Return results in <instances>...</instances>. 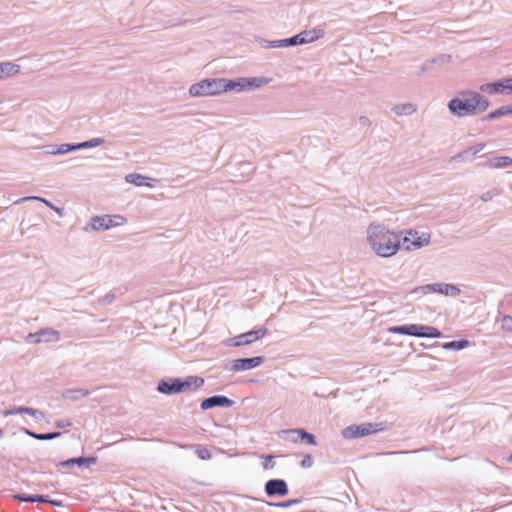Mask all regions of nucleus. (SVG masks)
I'll use <instances>...</instances> for the list:
<instances>
[{
	"label": "nucleus",
	"instance_id": "8",
	"mask_svg": "<svg viewBox=\"0 0 512 512\" xmlns=\"http://www.w3.org/2000/svg\"><path fill=\"white\" fill-rule=\"evenodd\" d=\"M263 356H254L249 358H238L231 362V366L227 368L232 372L246 371L260 366L264 362Z\"/></svg>",
	"mask_w": 512,
	"mask_h": 512
},
{
	"label": "nucleus",
	"instance_id": "10",
	"mask_svg": "<svg viewBox=\"0 0 512 512\" xmlns=\"http://www.w3.org/2000/svg\"><path fill=\"white\" fill-rule=\"evenodd\" d=\"M60 340V333L53 328H43L37 332L30 333L27 341L30 343L57 342Z\"/></svg>",
	"mask_w": 512,
	"mask_h": 512
},
{
	"label": "nucleus",
	"instance_id": "56",
	"mask_svg": "<svg viewBox=\"0 0 512 512\" xmlns=\"http://www.w3.org/2000/svg\"><path fill=\"white\" fill-rule=\"evenodd\" d=\"M3 435H4V432H3V430L0 428V439L3 437Z\"/></svg>",
	"mask_w": 512,
	"mask_h": 512
},
{
	"label": "nucleus",
	"instance_id": "43",
	"mask_svg": "<svg viewBox=\"0 0 512 512\" xmlns=\"http://www.w3.org/2000/svg\"><path fill=\"white\" fill-rule=\"evenodd\" d=\"M58 144H48L41 147L43 153L47 155H59V151H57Z\"/></svg>",
	"mask_w": 512,
	"mask_h": 512
},
{
	"label": "nucleus",
	"instance_id": "1",
	"mask_svg": "<svg viewBox=\"0 0 512 512\" xmlns=\"http://www.w3.org/2000/svg\"><path fill=\"white\" fill-rule=\"evenodd\" d=\"M367 240L372 250L384 258L395 255L401 247V233L391 231L380 223H371L367 227Z\"/></svg>",
	"mask_w": 512,
	"mask_h": 512
},
{
	"label": "nucleus",
	"instance_id": "39",
	"mask_svg": "<svg viewBox=\"0 0 512 512\" xmlns=\"http://www.w3.org/2000/svg\"><path fill=\"white\" fill-rule=\"evenodd\" d=\"M400 233L402 234V231ZM412 243H414V239L408 233L403 237L401 236V246L405 250H415L416 248H414V245H412Z\"/></svg>",
	"mask_w": 512,
	"mask_h": 512
},
{
	"label": "nucleus",
	"instance_id": "31",
	"mask_svg": "<svg viewBox=\"0 0 512 512\" xmlns=\"http://www.w3.org/2000/svg\"><path fill=\"white\" fill-rule=\"evenodd\" d=\"M266 505L270 507H277V508H289L294 505H298L302 502L301 498H294V499H288L282 502H269V501H263Z\"/></svg>",
	"mask_w": 512,
	"mask_h": 512
},
{
	"label": "nucleus",
	"instance_id": "23",
	"mask_svg": "<svg viewBox=\"0 0 512 512\" xmlns=\"http://www.w3.org/2000/svg\"><path fill=\"white\" fill-rule=\"evenodd\" d=\"M23 431L26 435L40 441L53 440L59 438L62 435V433L59 431H51L46 433H37L30 429H23Z\"/></svg>",
	"mask_w": 512,
	"mask_h": 512
},
{
	"label": "nucleus",
	"instance_id": "41",
	"mask_svg": "<svg viewBox=\"0 0 512 512\" xmlns=\"http://www.w3.org/2000/svg\"><path fill=\"white\" fill-rule=\"evenodd\" d=\"M25 201H40V202L44 203L46 206H48L50 208H54V206L52 205V203L49 200H47L43 197H40V196H26V197H23L18 200V202H25Z\"/></svg>",
	"mask_w": 512,
	"mask_h": 512
},
{
	"label": "nucleus",
	"instance_id": "38",
	"mask_svg": "<svg viewBox=\"0 0 512 512\" xmlns=\"http://www.w3.org/2000/svg\"><path fill=\"white\" fill-rule=\"evenodd\" d=\"M195 453L197 454L198 458L201 460H209L211 458V452L209 449L201 446V445H194Z\"/></svg>",
	"mask_w": 512,
	"mask_h": 512
},
{
	"label": "nucleus",
	"instance_id": "29",
	"mask_svg": "<svg viewBox=\"0 0 512 512\" xmlns=\"http://www.w3.org/2000/svg\"><path fill=\"white\" fill-rule=\"evenodd\" d=\"M392 111L399 116L411 115L416 111V106L413 103L398 104L392 107Z\"/></svg>",
	"mask_w": 512,
	"mask_h": 512
},
{
	"label": "nucleus",
	"instance_id": "36",
	"mask_svg": "<svg viewBox=\"0 0 512 512\" xmlns=\"http://www.w3.org/2000/svg\"><path fill=\"white\" fill-rule=\"evenodd\" d=\"M103 143H105V139L97 137V138H92V139H89V140H86L83 142H79V146H80V150H81V149L94 148V147L102 145Z\"/></svg>",
	"mask_w": 512,
	"mask_h": 512
},
{
	"label": "nucleus",
	"instance_id": "12",
	"mask_svg": "<svg viewBox=\"0 0 512 512\" xmlns=\"http://www.w3.org/2000/svg\"><path fill=\"white\" fill-rule=\"evenodd\" d=\"M97 462V457L94 455L91 456H80L73 457L63 461L58 462L57 466L60 468H72L74 466H78L80 469H87L91 465Z\"/></svg>",
	"mask_w": 512,
	"mask_h": 512
},
{
	"label": "nucleus",
	"instance_id": "17",
	"mask_svg": "<svg viewBox=\"0 0 512 512\" xmlns=\"http://www.w3.org/2000/svg\"><path fill=\"white\" fill-rule=\"evenodd\" d=\"M223 80H224V84H223L224 92H228V91L241 92V91L247 90L245 77H240V78H236V79L223 78Z\"/></svg>",
	"mask_w": 512,
	"mask_h": 512
},
{
	"label": "nucleus",
	"instance_id": "16",
	"mask_svg": "<svg viewBox=\"0 0 512 512\" xmlns=\"http://www.w3.org/2000/svg\"><path fill=\"white\" fill-rule=\"evenodd\" d=\"M450 60H451V55H449V54L437 55L422 64L419 74H423V73L431 71L432 66L435 64L442 65V64L448 63Z\"/></svg>",
	"mask_w": 512,
	"mask_h": 512
},
{
	"label": "nucleus",
	"instance_id": "57",
	"mask_svg": "<svg viewBox=\"0 0 512 512\" xmlns=\"http://www.w3.org/2000/svg\"><path fill=\"white\" fill-rule=\"evenodd\" d=\"M508 459L512 462V453L510 454Z\"/></svg>",
	"mask_w": 512,
	"mask_h": 512
},
{
	"label": "nucleus",
	"instance_id": "48",
	"mask_svg": "<svg viewBox=\"0 0 512 512\" xmlns=\"http://www.w3.org/2000/svg\"><path fill=\"white\" fill-rule=\"evenodd\" d=\"M301 467L310 468L313 465V458L310 454H307L303 457L300 462Z\"/></svg>",
	"mask_w": 512,
	"mask_h": 512
},
{
	"label": "nucleus",
	"instance_id": "21",
	"mask_svg": "<svg viewBox=\"0 0 512 512\" xmlns=\"http://www.w3.org/2000/svg\"><path fill=\"white\" fill-rule=\"evenodd\" d=\"M179 384L181 391L184 392L189 390L192 386L195 388L202 386L204 384V379L199 376H187L185 378H179Z\"/></svg>",
	"mask_w": 512,
	"mask_h": 512
},
{
	"label": "nucleus",
	"instance_id": "46",
	"mask_svg": "<svg viewBox=\"0 0 512 512\" xmlns=\"http://www.w3.org/2000/svg\"><path fill=\"white\" fill-rule=\"evenodd\" d=\"M501 326L504 330L512 332V316H503V318L501 319Z\"/></svg>",
	"mask_w": 512,
	"mask_h": 512
},
{
	"label": "nucleus",
	"instance_id": "13",
	"mask_svg": "<svg viewBox=\"0 0 512 512\" xmlns=\"http://www.w3.org/2000/svg\"><path fill=\"white\" fill-rule=\"evenodd\" d=\"M234 405V401L225 395H213L203 399L200 403L202 410H209L214 407L229 408Z\"/></svg>",
	"mask_w": 512,
	"mask_h": 512
},
{
	"label": "nucleus",
	"instance_id": "7",
	"mask_svg": "<svg viewBox=\"0 0 512 512\" xmlns=\"http://www.w3.org/2000/svg\"><path fill=\"white\" fill-rule=\"evenodd\" d=\"M482 92L497 95V94H512V78H504L490 83H485L480 86Z\"/></svg>",
	"mask_w": 512,
	"mask_h": 512
},
{
	"label": "nucleus",
	"instance_id": "45",
	"mask_svg": "<svg viewBox=\"0 0 512 512\" xmlns=\"http://www.w3.org/2000/svg\"><path fill=\"white\" fill-rule=\"evenodd\" d=\"M485 143H478L472 147L467 148L466 150L469 151V155H471L472 158H474L479 152H481L485 148Z\"/></svg>",
	"mask_w": 512,
	"mask_h": 512
},
{
	"label": "nucleus",
	"instance_id": "6",
	"mask_svg": "<svg viewBox=\"0 0 512 512\" xmlns=\"http://www.w3.org/2000/svg\"><path fill=\"white\" fill-rule=\"evenodd\" d=\"M266 327H258L252 329L235 337L229 338L225 345L228 347H240L254 343L255 341L263 338L267 334Z\"/></svg>",
	"mask_w": 512,
	"mask_h": 512
},
{
	"label": "nucleus",
	"instance_id": "18",
	"mask_svg": "<svg viewBox=\"0 0 512 512\" xmlns=\"http://www.w3.org/2000/svg\"><path fill=\"white\" fill-rule=\"evenodd\" d=\"M417 326L418 324H403L391 326L388 328V332L392 334L417 337Z\"/></svg>",
	"mask_w": 512,
	"mask_h": 512
},
{
	"label": "nucleus",
	"instance_id": "9",
	"mask_svg": "<svg viewBox=\"0 0 512 512\" xmlns=\"http://www.w3.org/2000/svg\"><path fill=\"white\" fill-rule=\"evenodd\" d=\"M117 220H123V217L114 215H103V216H93L90 220V226L92 230H107L112 227L118 226L120 224Z\"/></svg>",
	"mask_w": 512,
	"mask_h": 512
},
{
	"label": "nucleus",
	"instance_id": "2",
	"mask_svg": "<svg viewBox=\"0 0 512 512\" xmlns=\"http://www.w3.org/2000/svg\"><path fill=\"white\" fill-rule=\"evenodd\" d=\"M325 35L322 28L315 27L310 30H303L302 32L285 39L279 40H263V47L265 48H282L303 45L312 43Z\"/></svg>",
	"mask_w": 512,
	"mask_h": 512
},
{
	"label": "nucleus",
	"instance_id": "14",
	"mask_svg": "<svg viewBox=\"0 0 512 512\" xmlns=\"http://www.w3.org/2000/svg\"><path fill=\"white\" fill-rule=\"evenodd\" d=\"M422 290L424 292H437L444 295L457 296L460 294L461 290L454 284H445V283H435V284H427L419 287L415 291Z\"/></svg>",
	"mask_w": 512,
	"mask_h": 512
},
{
	"label": "nucleus",
	"instance_id": "34",
	"mask_svg": "<svg viewBox=\"0 0 512 512\" xmlns=\"http://www.w3.org/2000/svg\"><path fill=\"white\" fill-rule=\"evenodd\" d=\"M245 80L247 90L251 88H259L268 82L267 79L263 77H245Z\"/></svg>",
	"mask_w": 512,
	"mask_h": 512
},
{
	"label": "nucleus",
	"instance_id": "35",
	"mask_svg": "<svg viewBox=\"0 0 512 512\" xmlns=\"http://www.w3.org/2000/svg\"><path fill=\"white\" fill-rule=\"evenodd\" d=\"M78 150H80L79 143H63L57 146V151H59V155L67 154Z\"/></svg>",
	"mask_w": 512,
	"mask_h": 512
},
{
	"label": "nucleus",
	"instance_id": "54",
	"mask_svg": "<svg viewBox=\"0 0 512 512\" xmlns=\"http://www.w3.org/2000/svg\"><path fill=\"white\" fill-rule=\"evenodd\" d=\"M359 122L361 125H367L369 123V118L366 116H361L359 118Z\"/></svg>",
	"mask_w": 512,
	"mask_h": 512
},
{
	"label": "nucleus",
	"instance_id": "52",
	"mask_svg": "<svg viewBox=\"0 0 512 512\" xmlns=\"http://www.w3.org/2000/svg\"><path fill=\"white\" fill-rule=\"evenodd\" d=\"M114 298H115V295H114V294H112V293H108V294H106L104 297H102V298H101L100 302H101L102 304H104V305H106V304H110V303H112V302H113Z\"/></svg>",
	"mask_w": 512,
	"mask_h": 512
},
{
	"label": "nucleus",
	"instance_id": "40",
	"mask_svg": "<svg viewBox=\"0 0 512 512\" xmlns=\"http://www.w3.org/2000/svg\"><path fill=\"white\" fill-rule=\"evenodd\" d=\"M25 201H40V202L44 203L46 206H48L50 208H54V206L52 205V203L49 200H47L43 197H40V196H26V197H23L18 200V202H25Z\"/></svg>",
	"mask_w": 512,
	"mask_h": 512
},
{
	"label": "nucleus",
	"instance_id": "55",
	"mask_svg": "<svg viewBox=\"0 0 512 512\" xmlns=\"http://www.w3.org/2000/svg\"><path fill=\"white\" fill-rule=\"evenodd\" d=\"M507 111L509 114H512V104L507 105Z\"/></svg>",
	"mask_w": 512,
	"mask_h": 512
},
{
	"label": "nucleus",
	"instance_id": "53",
	"mask_svg": "<svg viewBox=\"0 0 512 512\" xmlns=\"http://www.w3.org/2000/svg\"><path fill=\"white\" fill-rule=\"evenodd\" d=\"M413 451H390V452H386L384 453V455H399V454H408V453H412Z\"/></svg>",
	"mask_w": 512,
	"mask_h": 512
},
{
	"label": "nucleus",
	"instance_id": "50",
	"mask_svg": "<svg viewBox=\"0 0 512 512\" xmlns=\"http://www.w3.org/2000/svg\"><path fill=\"white\" fill-rule=\"evenodd\" d=\"M72 422L69 419H60L55 422V426L59 429L70 427Z\"/></svg>",
	"mask_w": 512,
	"mask_h": 512
},
{
	"label": "nucleus",
	"instance_id": "11",
	"mask_svg": "<svg viewBox=\"0 0 512 512\" xmlns=\"http://www.w3.org/2000/svg\"><path fill=\"white\" fill-rule=\"evenodd\" d=\"M264 491L269 497H283L289 493L287 482L284 479L273 478L265 483Z\"/></svg>",
	"mask_w": 512,
	"mask_h": 512
},
{
	"label": "nucleus",
	"instance_id": "49",
	"mask_svg": "<svg viewBox=\"0 0 512 512\" xmlns=\"http://www.w3.org/2000/svg\"><path fill=\"white\" fill-rule=\"evenodd\" d=\"M496 195H498L497 190H489L481 195V200L483 202H487V201H490Z\"/></svg>",
	"mask_w": 512,
	"mask_h": 512
},
{
	"label": "nucleus",
	"instance_id": "4",
	"mask_svg": "<svg viewBox=\"0 0 512 512\" xmlns=\"http://www.w3.org/2000/svg\"><path fill=\"white\" fill-rule=\"evenodd\" d=\"M469 90L461 91L458 96L453 97L447 104L449 112L456 117H467L475 115V106L473 104V96L466 93Z\"/></svg>",
	"mask_w": 512,
	"mask_h": 512
},
{
	"label": "nucleus",
	"instance_id": "22",
	"mask_svg": "<svg viewBox=\"0 0 512 512\" xmlns=\"http://www.w3.org/2000/svg\"><path fill=\"white\" fill-rule=\"evenodd\" d=\"M287 433L297 434L299 440L301 442H305L308 445H312V446L317 445L316 437L312 433L307 432L303 428L289 429V430H287Z\"/></svg>",
	"mask_w": 512,
	"mask_h": 512
},
{
	"label": "nucleus",
	"instance_id": "42",
	"mask_svg": "<svg viewBox=\"0 0 512 512\" xmlns=\"http://www.w3.org/2000/svg\"><path fill=\"white\" fill-rule=\"evenodd\" d=\"M25 414L32 416L36 421H41L45 417L44 412L32 407H26Z\"/></svg>",
	"mask_w": 512,
	"mask_h": 512
},
{
	"label": "nucleus",
	"instance_id": "37",
	"mask_svg": "<svg viewBox=\"0 0 512 512\" xmlns=\"http://www.w3.org/2000/svg\"><path fill=\"white\" fill-rule=\"evenodd\" d=\"M472 160L473 158L471 157V155H469V151H467L466 149L457 153L450 159L451 162H470Z\"/></svg>",
	"mask_w": 512,
	"mask_h": 512
},
{
	"label": "nucleus",
	"instance_id": "27",
	"mask_svg": "<svg viewBox=\"0 0 512 512\" xmlns=\"http://www.w3.org/2000/svg\"><path fill=\"white\" fill-rule=\"evenodd\" d=\"M89 394H90V391L88 389L74 388V389L66 390L62 396L65 399L77 401L81 398L88 396Z\"/></svg>",
	"mask_w": 512,
	"mask_h": 512
},
{
	"label": "nucleus",
	"instance_id": "30",
	"mask_svg": "<svg viewBox=\"0 0 512 512\" xmlns=\"http://www.w3.org/2000/svg\"><path fill=\"white\" fill-rule=\"evenodd\" d=\"M470 345L467 339H459L442 344V348L446 350L460 351Z\"/></svg>",
	"mask_w": 512,
	"mask_h": 512
},
{
	"label": "nucleus",
	"instance_id": "51",
	"mask_svg": "<svg viewBox=\"0 0 512 512\" xmlns=\"http://www.w3.org/2000/svg\"><path fill=\"white\" fill-rule=\"evenodd\" d=\"M46 500L47 501H45V503L50 504L54 507H63L64 506V504L61 500L52 499V498H50L49 495L46 496Z\"/></svg>",
	"mask_w": 512,
	"mask_h": 512
},
{
	"label": "nucleus",
	"instance_id": "26",
	"mask_svg": "<svg viewBox=\"0 0 512 512\" xmlns=\"http://www.w3.org/2000/svg\"><path fill=\"white\" fill-rule=\"evenodd\" d=\"M408 234L414 239V248L419 249L424 246H427L430 243V235L427 233L418 234L417 231L409 230Z\"/></svg>",
	"mask_w": 512,
	"mask_h": 512
},
{
	"label": "nucleus",
	"instance_id": "32",
	"mask_svg": "<svg viewBox=\"0 0 512 512\" xmlns=\"http://www.w3.org/2000/svg\"><path fill=\"white\" fill-rule=\"evenodd\" d=\"M19 66L15 65L11 62H3L0 63V78L3 75H13L15 73H18Z\"/></svg>",
	"mask_w": 512,
	"mask_h": 512
},
{
	"label": "nucleus",
	"instance_id": "28",
	"mask_svg": "<svg viewBox=\"0 0 512 512\" xmlns=\"http://www.w3.org/2000/svg\"><path fill=\"white\" fill-rule=\"evenodd\" d=\"M126 182L134 184L135 186L142 187L148 186L151 187L150 184L147 183V180H150L149 177L143 176L138 173H130L125 177Z\"/></svg>",
	"mask_w": 512,
	"mask_h": 512
},
{
	"label": "nucleus",
	"instance_id": "3",
	"mask_svg": "<svg viewBox=\"0 0 512 512\" xmlns=\"http://www.w3.org/2000/svg\"><path fill=\"white\" fill-rule=\"evenodd\" d=\"M223 78H205L189 89V94L193 97L215 96L224 93Z\"/></svg>",
	"mask_w": 512,
	"mask_h": 512
},
{
	"label": "nucleus",
	"instance_id": "5",
	"mask_svg": "<svg viewBox=\"0 0 512 512\" xmlns=\"http://www.w3.org/2000/svg\"><path fill=\"white\" fill-rule=\"evenodd\" d=\"M387 429L385 422H366L361 424H352L342 430V436L345 439H356L359 437L378 433Z\"/></svg>",
	"mask_w": 512,
	"mask_h": 512
},
{
	"label": "nucleus",
	"instance_id": "15",
	"mask_svg": "<svg viewBox=\"0 0 512 512\" xmlns=\"http://www.w3.org/2000/svg\"><path fill=\"white\" fill-rule=\"evenodd\" d=\"M157 391L164 395H173L182 393L179 378L171 377L166 379H161L157 384Z\"/></svg>",
	"mask_w": 512,
	"mask_h": 512
},
{
	"label": "nucleus",
	"instance_id": "19",
	"mask_svg": "<svg viewBox=\"0 0 512 512\" xmlns=\"http://www.w3.org/2000/svg\"><path fill=\"white\" fill-rule=\"evenodd\" d=\"M466 95L473 96V104L475 106V114L478 112L486 111L490 105L489 101L476 91H468L466 93Z\"/></svg>",
	"mask_w": 512,
	"mask_h": 512
},
{
	"label": "nucleus",
	"instance_id": "33",
	"mask_svg": "<svg viewBox=\"0 0 512 512\" xmlns=\"http://www.w3.org/2000/svg\"><path fill=\"white\" fill-rule=\"evenodd\" d=\"M506 115H509V113L507 111V105L501 106L498 109L489 112L486 116L483 117L482 120L483 121H491L493 119L500 118V117L506 116Z\"/></svg>",
	"mask_w": 512,
	"mask_h": 512
},
{
	"label": "nucleus",
	"instance_id": "44",
	"mask_svg": "<svg viewBox=\"0 0 512 512\" xmlns=\"http://www.w3.org/2000/svg\"><path fill=\"white\" fill-rule=\"evenodd\" d=\"M25 412H26V407L19 406V407H14V408L5 410L3 412V415L10 416V415H16V414H25Z\"/></svg>",
	"mask_w": 512,
	"mask_h": 512
},
{
	"label": "nucleus",
	"instance_id": "20",
	"mask_svg": "<svg viewBox=\"0 0 512 512\" xmlns=\"http://www.w3.org/2000/svg\"><path fill=\"white\" fill-rule=\"evenodd\" d=\"M442 332L433 326L418 324L417 326V337L423 338H440Z\"/></svg>",
	"mask_w": 512,
	"mask_h": 512
},
{
	"label": "nucleus",
	"instance_id": "47",
	"mask_svg": "<svg viewBox=\"0 0 512 512\" xmlns=\"http://www.w3.org/2000/svg\"><path fill=\"white\" fill-rule=\"evenodd\" d=\"M264 458V461L262 463V466L265 470H269V469H272L275 465L274 461H273V456L271 455H266V456H263Z\"/></svg>",
	"mask_w": 512,
	"mask_h": 512
},
{
	"label": "nucleus",
	"instance_id": "24",
	"mask_svg": "<svg viewBox=\"0 0 512 512\" xmlns=\"http://www.w3.org/2000/svg\"><path fill=\"white\" fill-rule=\"evenodd\" d=\"M47 495L43 494H26V493H17L13 496V498L17 501L26 502V503H45Z\"/></svg>",
	"mask_w": 512,
	"mask_h": 512
},
{
	"label": "nucleus",
	"instance_id": "25",
	"mask_svg": "<svg viewBox=\"0 0 512 512\" xmlns=\"http://www.w3.org/2000/svg\"><path fill=\"white\" fill-rule=\"evenodd\" d=\"M512 165V158L508 156H496L491 158L486 164V167L489 168H505Z\"/></svg>",
	"mask_w": 512,
	"mask_h": 512
}]
</instances>
